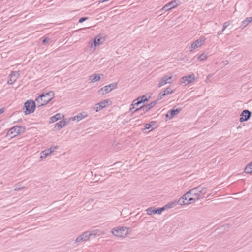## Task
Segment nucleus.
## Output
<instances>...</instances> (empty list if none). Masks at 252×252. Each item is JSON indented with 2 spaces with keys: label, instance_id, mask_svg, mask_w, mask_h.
I'll use <instances>...</instances> for the list:
<instances>
[{
  "label": "nucleus",
  "instance_id": "f257e3e1",
  "mask_svg": "<svg viewBox=\"0 0 252 252\" xmlns=\"http://www.w3.org/2000/svg\"><path fill=\"white\" fill-rule=\"evenodd\" d=\"M207 191V188L202 186H198L193 188L178 200V203L180 205L194 203L196 201L204 198Z\"/></svg>",
  "mask_w": 252,
  "mask_h": 252
},
{
  "label": "nucleus",
  "instance_id": "f03ea898",
  "mask_svg": "<svg viewBox=\"0 0 252 252\" xmlns=\"http://www.w3.org/2000/svg\"><path fill=\"white\" fill-rule=\"evenodd\" d=\"M54 95L55 94L53 91L42 93L35 100L36 103L38 104V107L48 103L54 98Z\"/></svg>",
  "mask_w": 252,
  "mask_h": 252
},
{
  "label": "nucleus",
  "instance_id": "7ed1b4c3",
  "mask_svg": "<svg viewBox=\"0 0 252 252\" xmlns=\"http://www.w3.org/2000/svg\"><path fill=\"white\" fill-rule=\"evenodd\" d=\"M111 232L114 236L119 237H124L128 233L127 228L126 227L114 228L112 229Z\"/></svg>",
  "mask_w": 252,
  "mask_h": 252
},
{
  "label": "nucleus",
  "instance_id": "20e7f679",
  "mask_svg": "<svg viewBox=\"0 0 252 252\" xmlns=\"http://www.w3.org/2000/svg\"><path fill=\"white\" fill-rule=\"evenodd\" d=\"M94 234L93 232L87 231L83 233H82L80 235H79L75 240L74 243H81L83 242H86L90 239V238L93 236Z\"/></svg>",
  "mask_w": 252,
  "mask_h": 252
},
{
  "label": "nucleus",
  "instance_id": "39448f33",
  "mask_svg": "<svg viewBox=\"0 0 252 252\" xmlns=\"http://www.w3.org/2000/svg\"><path fill=\"white\" fill-rule=\"evenodd\" d=\"M24 107L25 108V114L32 113L34 111L36 107L35 102L31 100H27L24 103Z\"/></svg>",
  "mask_w": 252,
  "mask_h": 252
},
{
  "label": "nucleus",
  "instance_id": "423d86ee",
  "mask_svg": "<svg viewBox=\"0 0 252 252\" xmlns=\"http://www.w3.org/2000/svg\"><path fill=\"white\" fill-rule=\"evenodd\" d=\"M157 101H158L157 100L153 101L152 102H151L150 103H149L145 106H144V105L141 106L139 108H137L135 110H133V112H132V113H134L138 112V111H140V112H141L140 114L142 115L143 114L147 112L150 109H151L152 108H153L156 104Z\"/></svg>",
  "mask_w": 252,
  "mask_h": 252
},
{
  "label": "nucleus",
  "instance_id": "0eeeda50",
  "mask_svg": "<svg viewBox=\"0 0 252 252\" xmlns=\"http://www.w3.org/2000/svg\"><path fill=\"white\" fill-rule=\"evenodd\" d=\"M117 86V83H113L110 84L108 85L105 86L103 88H101L98 91V93L99 94L103 95L104 94H107L112 90L116 89Z\"/></svg>",
  "mask_w": 252,
  "mask_h": 252
},
{
  "label": "nucleus",
  "instance_id": "6e6552de",
  "mask_svg": "<svg viewBox=\"0 0 252 252\" xmlns=\"http://www.w3.org/2000/svg\"><path fill=\"white\" fill-rule=\"evenodd\" d=\"M172 76L171 75H165L161 78H160L159 80L158 84V88H160L162 86L165 85L166 84H171L172 83Z\"/></svg>",
  "mask_w": 252,
  "mask_h": 252
},
{
  "label": "nucleus",
  "instance_id": "1a4fd4ad",
  "mask_svg": "<svg viewBox=\"0 0 252 252\" xmlns=\"http://www.w3.org/2000/svg\"><path fill=\"white\" fill-rule=\"evenodd\" d=\"M205 40V39L204 37H200L199 39L194 41L189 47L190 51H192L194 49L201 46Z\"/></svg>",
  "mask_w": 252,
  "mask_h": 252
},
{
  "label": "nucleus",
  "instance_id": "9d476101",
  "mask_svg": "<svg viewBox=\"0 0 252 252\" xmlns=\"http://www.w3.org/2000/svg\"><path fill=\"white\" fill-rule=\"evenodd\" d=\"M19 71H12L8 76L9 79L7 81V84L12 85L16 81V80L19 78Z\"/></svg>",
  "mask_w": 252,
  "mask_h": 252
},
{
  "label": "nucleus",
  "instance_id": "9b49d317",
  "mask_svg": "<svg viewBox=\"0 0 252 252\" xmlns=\"http://www.w3.org/2000/svg\"><path fill=\"white\" fill-rule=\"evenodd\" d=\"M195 80V75L192 74L188 76H186L181 78L180 81L182 84L185 85L189 84Z\"/></svg>",
  "mask_w": 252,
  "mask_h": 252
},
{
  "label": "nucleus",
  "instance_id": "f8f14e48",
  "mask_svg": "<svg viewBox=\"0 0 252 252\" xmlns=\"http://www.w3.org/2000/svg\"><path fill=\"white\" fill-rule=\"evenodd\" d=\"M251 114V112L249 110L247 109L243 110L240 115L239 121L240 122H243L248 121L250 118Z\"/></svg>",
  "mask_w": 252,
  "mask_h": 252
},
{
  "label": "nucleus",
  "instance_id": "ddd939ff",
  "mask_svg": "<svg viewBox=\"0 0 252 252\" xmlns=\"http://www.w3.org/2000/svg\"><path fill=\"white\" fill-rule=\"evenodd\" d=\"M111 104V101L109 99H105L102 101L95 104V112H98L100 110L105 108Z\"/></svg>",
  "mask_w": 252,
  "mask_h": 252
},
{
  "label": "nucleus",
  "instance_id": "4468645a",
  "mask_svg": "<svg viewBox=\"0 0 252 252\" xmlns=\"http://www.w3.org/2000/svg\"><path fill=\"white\" fill-rule=\"evenodd\" d=\"M178 6V3L176 0H172V1L165 4L162 8L161 9V11L164 10L167 11L172 8H175Z\"/></svg>",
  "mask_w": 252,
  "mask_h": 252
},
{
  "label": "nucleus",
  "instance_id": "2eb2a0df",
  "mask_svg": "<svg viewBox=\"0 0 252 252\" xmlns=\"http://www.w3.org/2000/svg\"><path fill=\"white\" fill-rule=\"evenodd\" d=\"M174 93V91L171 89L170 87H167L162 92L159 93L158 97L157 100L162 99L166 95L171 94Z\"/></svg>",
  "mask_w": 252,
  "mask_h": 252
},
{
  "label": "nucleus",
  "instance_id": "dca6fc26",
  "mask_svg": "<svg viewBox=\"0 0 252 252\" xmlns=\"http://www.w3.org/2000/svg\"><path fill=\"white\" fill-rule=\"evenodd\" d=\"M163 209L162 207L161 208H154L153 207H150L148 208L146 210L147 214L148 215H152V214H161V213L163 212Z\"/></svg>",
  "mask_w": 252,
  "mask_h": 252
},
{
  "label": "nucleus",
  "instance_id": "f3484780",
  "mask_svg": "<svg viewBox=\"0 0 252 252\" xmlns=\"http://www.w3.org/2000/svg\"><path fill=\"white\" fill-rule=\"evenodd\" d=\"M105 40V36L103 34H99L95 36V47L97 45L102 44Z\"/></svg>",
  "mask_w": 252,
  "mask_h": 252
},
{
  "label": "nucleus",
  "instance_id": "a211bd4d",
  "mask_svg": "<svg viewBox=\"0 0 252 252\" xmlns=\"http://www.w3.org/2000/svg\"><path fill=\"white\" fill-rule=\"evenodd\" d=\"M181 110V108H177L176 109H172L168 111L167 114H166V117H169V119H171L172 118H173L174 117V116H175L178 113H179Z\"/></svg>",
  "mask_w": 252,
  "mask_h": 252
},
{
  "label": "nucleus",
  "instance_id": "6ab92c4d",
  "mask_svg": "<svg viewBox=\"0 0 252 252\" xmlns=\"http://www.w3.org/2000/svg\"><path fill=\"white\" fill-rule=\"evenodd\" d=\"M157 122L156 121H151L149 123L146 124L144 126V128L143 129L144 131L145 129H149L151 128V130L154 129L157 126H156Z\"/></svg>",
  "mask_w": 252,
  "mask_h": 252
},
{
  "label": "nucleus",
  "instance_id": "aec40b11",
  "mask_svg": "<svg viewBox=\"0 0 252 252\" xmlns=\"http://www.w3.org/2000/svg\"><path fill=\"white\" fill-rule=\"evenodd\" d=\"M21 129L22 127L21 126H16L11 128L9 130V131L10 132V133L13 134V136L14 137L20 133Z\"/></svg>",
  "mask_w": 252,
  "mask_h": 252
},
{
  "label": "nucleus",
  "instance_id": "412c9836",
  "mask_svg": "<svg viewBox=\"0 0 252 252\" xmlns=\"http://www.w3.org/2000/svg\"><path fill=\"white\" fill-rule=\"evenodd\" d=\"M177 204L179 205L178 203V201L177 202H176V201L170 202L168 203L167 204H166L165 205H164L163 207H162V208L163 209H162L163 211L165 210H167V209H168L170 208H172L173 207H175V206H176Z\"/></svg>",
  "mask_w": 252,
  "mask_h": 252
},
{
  "label": "nucleus",
  "instance_id": "4be33fe9",
  "mask_svg": "<svg viewBox=\"0 0 252 252\" xmlns=\"http://www.w3.org/2000/svg\"><path fill=\"white\" fill-rule=\"evenodd\" d=\"M62 117H63V115L57 113L54 116H52L50 119V123H53L56 121L61 119Z\"/></svg>",
  "mask_w": 252,
  "mask_h": 252
},
{
  "label": "nucleus",
  "instance_id": "5701e85b",
  "mask_svg": "<svg viewBox=\"0 0 252 252\" xmlns=\"http://www.w3.org/2000/svg\"><path fill=\"white\" fill-rule=\"evenodd\" d=\"M252 21V17L246 18L244 20L241 22L240 27L241 29H244Z\"/></svg>",
  "mask_w": 252,
  "mask_h": 252
},
{
  "label": "nucleus",
  "instance_id": "b1692460",
  "mask_svg": "<svg viewBox=\"0 0 252 252\" xmlns=\"http://www.w3.org/2000/svg\"><path fill=\"white\" fill-rule=\"evenodd\" d=\"M67 124V122L64 121H61L56 123L55 126V128H57L58 130H60Z\"/></svg>",
  "mask_w": 252,
  "mask_h": 252
},
{
  "label": "nucleus",
  "instance_id": "393cba45",
  "mask_svg": "<svg viewBox=\"0 0 252 252\" xmlns=\"http://www.w3.org/2000/svg\"><path fill=\"white\" fill-rule=\"evenodd\" d=\"M52 151H51V149H46L41 152L40 158H45L47 156L50 155Z\"/></svg>",
  "mask_w": 252,
  "mask_h": 252
},
{
  "label": "nucleus",
  "instance_id": "a878e982",
  "mask_svg": "<svg viewBox=\"0 0 252 252\" xmlns=\"http://www.w3.org/2000/svg\"><path fill=\"white\" fill-rule=\"evenodd\" d=\"M244 172L248 174H252V162L247 165L244 169Z\"/></svg>",
  "mask_w": 252,
  "mask_h": 252
},
{
  "label": "nucleus",
  "instance_id": "bb28decb",
  "mask_svg": "<svg viewBox=\"0 0 252 252\" xmlns=\"http://www.w3.org/2000/svg\"><path fill=\"white\" fill-rule=\"evenodd\" d=\"M136 100H137V103L141 104L142 103H144L145 102H147L148 101V99L145 95H143L142 96L138 97L136 99Z\"/></svg>",
  "mask_w": 252,
  "mask_h": 252
},
{
  "label": "nucleus",
  "instance_id": "cd10ccee",
  "mask_svg": "<svg viewBox=\"0 0 252 252\" xmlns=\"http://www.w3.org/2000/svg\"><path fill=\"white\" fill-rule=\"evenodd\" d=\"M86 117V115H84L83 113H79L77 115L74 116L73 118H72L73 120H76L77 121H79L81 120H82L83 118H85Z\"/></svg>",
  "mask_w": 252,
  "mask_h": 252
},
{
  "label": "nucleus",
  "instance_id": "c85d7f7f",
  "mask_svg": "<svg viewBox=\"0 0 252 252\" xmlns=\"http://www.w3.org/2000/svg\"><path fill=\"white\" fill-rule=\"evenodd\" d=\"M140 103H137V100H136V99H135L133 101V103L131 104V106H132V107H131L130 108V111L131 112V113H132V112H133V111H132V109H133L134 108V106H138L140 104Z\"/></svg>",
  "mask_w": 252,
  "mask_h": 252
},
{
  "label": "nucleus",
  "instance_id": "c756f323",
  "mask_svg": "<svg viewBox=\"0 0 252 252\" xmlns=\"http://www.w3.org/2000/svg\"><path fill=\"white\" fill-rule=\"evenodd\" d=\"M206 55L203 53L198 56V60L199 61H204L206 59Z\"/></svg>",
  "mask_w": 252,
  "mask_h": 252
},
{
  "label": "nucleus",
  "instance_id": "7c9ffc66",
  "mask_svg": "<svg viewBox=\"0 0 252 252\" xmlns=\"http://www.w3.org/2000/svg\"><path fill=\"white\" fill-rule=\"evenodd\" d=\"M20 183H19L18 187H16V188L14 189V191H18V190H20V189H21L23 188V187H21V186Z\"/></svg>",
  "mask_w": 252,
  "mask_h": 252
},
{
  "label": "nucleus",
  "instance_id": "2f4dec72",
  "mask_svg": "<svg viewBox=\"0 0 252 252\" xmlns=\"http://www.w3.org/2000/svg\"><path fill=\"white\" fill-rule=\"evenodd\" d=\"M229 22H226L223 24V30H224L229 25Z\"/></svg>",
  "mask_w": 252,
  "mask_h": 252
},
{
  "label": "nucleus",
  "instance_id": "473e14b6",
  "mask_svg": "<svg viewBox=\"0 0 252 252\" xmlns=\"http://www.w3.org/2000/svg\"><path fill=\"white\" fill-rule=\"evenodd\" d=\"M88 18L87 17H82L79 20V23H82L84 21H85L86 19H87Z\"/></svg>",
  "mask_w": 252,
  "mask_h": 252
},
{
  "label": "nucleus",
  "instance_id": "72a5a7b5",
  "mask_svg": "<svg viewBox=\"0 0 252 252\" xmlns=\"http://www.w3.org/2000/svg\"><path fill=\"white\" fill-rule=\"evenodd\" d=\"M100 74H95V82L99 81L100 79Z\"/></svg>",
  "mask_w": 252,
  "mask_h": 252
},
{
  "label": "nucleus",
  "instance_id": "f704fd0d",
  "mask_svg": "<svg viewBox=\"0 0 252 252\" xmlns=\"http://www.w3.org/2000/svg\"><path fill=\"white\" fill-rule=\"evenodd\" d=\"M90 80H91V82H94V74L90 76Z\"/></svg>",
  "mask_w": 252,
  "mask_h": 252
},
{
  "label": "nucleus",
  "instance_id": "c9c22d12",
  "mask_svg": "<svg viewBox=\"0 0 252 252\" xmlns=\"http://www.w3.org/2000/svg\"><path fill=\"white\" fill-rule=\"evenodd\" d=\"M58 148V147L57 146H55V147H51L50 148H49V149H51V151H52V153L56 149H57Z\"/></svg>",
  "mask_w": 252,
  "mask_h": 252
},
{
  "label": "nucleus",
  "instance_id": "e433bc0d",
  "mask_svg": "<svg viewBox=\"0 0 252 252\" xmlns=\"http://www.w3.org/2000/svg\"><path fill=\"white\" fill-rule=\"evenodd\" d=\"M49 38H45V39H44L43 40V41H42V43H43V44H45V43H46L48 42V41H49Z\"/></svg>",
  "mask_w": 252,
  "mask_h": 252
},
{
  "label": "nucleus",
  "instance_id": "4c0bfd02",
  "mask_svg": "<svg viewBox=\"0 0 252 252\" xmlns=\"http://www.w3.org/2000/svg\"><path fill=\"white\" fill-rule=\"evenodd\" d=\"M93 44L94 45V39H93L91 40V45H90V47L91 48H93Z\"/></svg>",
  "mask_w": 252,
  "mask_h": 252
},
{
  "label": "nucleus",
  "instance_id": "58836bf2",
  "mask_svg": "<svg viewBox=\"0 0 252 252\" xmlns=\"http://www.w3.org/2000/svg\"><path fill=\"white\" fill-rule=\"evenodd\" d=\"M224 30H223V29L221 31H219L218 32V35H220V34H221L222 33V32H223Z\"/></svg>",
  "mask_w": 252,
  "mask_h": 252
},
{
  "label": "nucleus",
  "instance_id": "ea45409f",
  "mask_svg": "<svg viewBox=\"0 0 252 252\" xmlns=\"http://www.w3.org/2000/svg\"><path fill=\"white\" fill-rule=\"evenodd\" d=\"M4 112V108H0V115L1 114Z\"/></svg>",
  "mask_w": 252,
  "mask_h": 252
},
{
  "label": "nucleus",
  "instance_id": "a19ab883",
  "mask_svg": "<svg viewBox=\"0 0 252 252\" xmlns=\"http://www.w3.org/2000/svg\"><path fill=\"white\" fill-rule=\"evenodd\" d=\"M98 231L97 229H95V235H96L97 234V231Z\"/></svg>",
  "mask_w": 252,
  "mask_h": 252
},
{
  "label": "nucleus",
  "instance_id": "79ce46f5",
  "mask_svg": "<svg viewBox=\"0 0 252 252\" xmlns=\"http://www.w3.org/2000/svg\"><path fill=\"white\" fill-rule=\"evenodd\" d=\"M225 64H227L228 63V62L227 61H226Z\"/></svg>",
  "mask_w": 252,
  "mask_h": 252
},
{
  "label": "nucleus",
  "instance_id": "37998d69",
  "mask_svg": "<svg viewBox=\"0 0 252 252\" xmlns=\"http://www.w3.org/2000/svg\"><path fill=\"white\" fill-rule=\"evenodd\" d=\"M210 76V74L208 75V76L207 77V78H208V77Z\"/></svg>",
  "mask_w": 252,
  "mask_h": 252
}]
</instances>
